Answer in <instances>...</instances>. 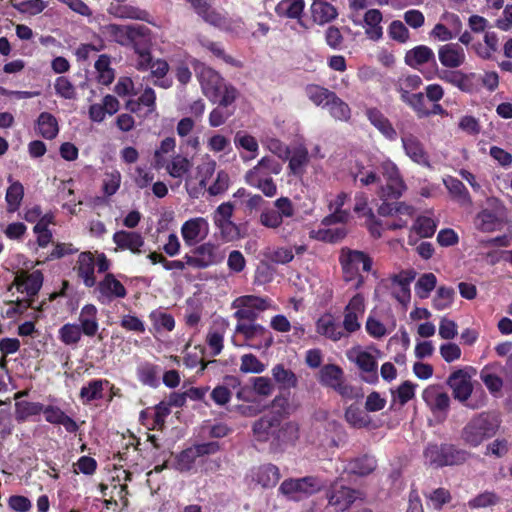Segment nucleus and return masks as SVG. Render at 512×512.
<instances>
[{"label": "nucleus", "mask_w": 512, "mask_h": 512, "mask_svg": "<svg viewBox=\"0 0 512 512\" xmlns=\"http://www.w3.org/2000/svg\"><path fill=\"white\" fill-rule=\"evenodd\" d=\"M154 35L152 30L143 24H134L125 48L137 56L135 68L140 72L151 67Z\"/></svg>", "instance_id": "1"}, {"label": "nucleus", "mask_w": 512, "mask_h": 512, "mask_svg": "<svg viewBox=\"0 0 512 512\" xmlns=\"http://www.w3.org/2000/svg\"><path fill=\"white\" fill-rule=\"evenodd\" d=\"M339 263L342 269L343 280L347 283L355 281L353 288L358 290L365 283V278L359 273V266L362 265V270L364 272H370L373 260L363 251L352 250L348 247H344L341 249L339 255Z\"/></svg>", "instance_id": "2"}, {"label": "nucleus", "mask_w": 512, "mask_h": 512, "mask_svg": "<svg viewBox=\"0 0 512 512\" xmlns=\"http://www.w3.org/2000/svg\"><path fill=\"white\" fill-rule=\"evenodd\" d=\"M499 428L497 417L482 412L472 417L461 431V439L470 447H478L485 440L495 436Z\"/></svg>", "instance_id": "3"}, {"label": "nucleus", "mask_w": 512, "mask_h": 512, "mask_svg": "<svg viewBox=\"0 0 512 512\" xmlns=\"http://www.w3.org/2000/svg\"><path fill=\"white\" fill-rule=\"evenodd\" d=\"M424 457L429 465L442 468L463 464L468 459L469 453L452 444H429L424 450Z\"/></svg>", "instance_id": "4"}, {"label": "nucleus", "mask_w": 512, "mask_h": 512, "mask_svg": "<svg viewBox=\"0 0 512 512\" xmlns=\"http://www.w3.org/2000/svg\"><path fill=\"white\" fill-rule=\"evenodd\" d=\"M226 257L225 249L221 245L211 241L196 245L192 254L186 253L183 259L189 267L194 269H206L211 266L219 265Z\"/></svg>", "instance_id": "5"}, {"label": "nucleus", "mask_w": 512, "mask_h": 512, "mask_svg": "<svg viewBox=\"0 0 512 512\" xmlns=\"http://www.w3.org/2000/svg\"><path fill=\"white\" fill-rule=\"evenodd\" d=\"M234 332L235 335L242 337L241 346H247L254 350H268L274 343L271 331L261 324H236Z\"/></svg>", "instance_id": "6"}, {"label": "nucleus", "mask_w": 512, "mask_h": 512, "mask_svg": "<svg viewBox=\"0 0 512 512\" xmlns=\"http://www.w3.org/2000/svg\"><path fill=\"white\" fill-rule=\"evenodd\" d=\"M275 209L267 208L260 214L259 222L266 228L277 229L283 224L284 218L295 214L292 201L288 197H280L274 202Z\"/></svg>", "instance_id": "7"}, {"label": "nucleus", "mask_w": 512, "mask_h": 512, "mask_svg": "<svg viewBox=\"0 0 512 512\" xmlns=\"http://www.w3.org/2000/svg\"><path fill=\"white\" fill-rule=\"evenodd\" d=\"M321 488V481L317 477L305 476L298 479L290 478L284 480L279 487V491L292 499H298L300 496L315 494Z\"/></svg>", "instance_id": "8"}, {"label": "nucleus", "mask_w": 512, "mask_h": 512, "mask_svg": "<svg viewBox=\"0 0 512 512\" xmlns=\"http://www.w3.org/2000/svg\"><path fill=\"white\" fill-rule=\"evenodd\" d=\"M381 172L386 180V185L381 187L380 197L386 199L400 198L406 190V185L398 167L391 161H385L381 164Z\"/></svg>", "instance_id": "9"}, {"label": "nucleus", "mask_w": 512, "mask_h": 512, "mask_svg": "<svg viewBox=\"0 0 512 512\" xmlns=\"http://www.w3.org/2000/svg\"><path fill=\"white\" fill-rule=\"evenodd\" d=\"M282 420L277 413H265L252 425L253 436L258 442H269L273 447L277 429Z\"/></svg>", "instance_id": "10"}, {"label": "nucleus", "mask_w": 512, "mask_h": 512, "mask_svg": "<svg viewBox=\"0 0 512 512\" xmlns=\"http://www.w3.org/2000/svg\"><path fill=\"white\" fill-rule=\"evenodd\" d=\"M95 292L98 293L97 299L102 304H108L116 298H125L127 295L125 286L112 273L105 274L98 282Z\"/></svg>", "instance_id": "11"}, {"label": "nucleus", "mask_w": 512, "mask_h": 512, "mask_svg": "<svg viewBox=\"0 0 512 512\" xmlns=\"http://www.w3.org/2000/svg\"><path fill=\"white\" fill-rule=\"evenodd\" d=\"M446 384L451 388L454 399L461 403L466 402L473 392L471 376L464 369L453 371L447 378Z\"/></svg>", "instance_id": "12"}, {"label": "nucleus", "mask_w": 512, "mask_h": 512, "mask_svg": "<svg viewBox=\"0 0 512 512\" xmlns=\"http://www.w3.org/2000/svg\"><path fill=\"white\" fill-rule=\"evenodd\" d=\"M209 234V224L205 218L196 217L185 221L181 227V235L187 246H196Z\"/></svg>", "instance_id": "13"}, {"label": "nucleus", "mask_w": 512, "mask_h": 512, "mask_svg": "<svg viewBox=\"0 0 512 512\" xmlns=\"http://www.w3.org/2000/svg\"><path fill=\"white\" fill-rule=\"evenodd\" d=\"M357 495V490L334 483L327 492L328 504L335 512H344L354 503Z\"/></svg>", "instance_id": "14"}, {"label": "nucleus", "mask_w": 512, "mask_h": 512, "mask_svg": "<svg viewBox=\"0 0 512 512\" xmlns=\"http://www.w3.org/2000/svg\"><path fill=\"white\" fill-rule=\"evenodd\" d=\"M77 276L83 280L86 287L91 288L96 285L95 277V258L92 252L85 251L78 255L74 266Z\"/></svg>", "instance_id": "15"}, {"label": "nucleus", "mask_w": 512, "mask_h": 512, "mask_svg": "<svg viewBox=\"0 0 512 512\" xmlns=\"http://www.w3.org/2000/svg\"><path fill=\"white\" fill-rule=\"evenodd\" d=\"M440 63L449 69H456L465 63L464 49L457 43L442 45L438 50Z\"/></svg>", "instance_id": "16"}, {"label": "nucleus", "mask_w": 512, "mask_h": 512, "mask_svg": "<svg viewBox=\"0 0 512 512\" xmlns=\"http://www.w3.org/2000/svg\"><path fill=\"white\" fill-rule=\"evenodd\" d=\"M365 116L370 124L375 127L386 139H397V131L391 121L377 107H369L365 110Z\"/></svg>", "instance_id": "17"}, {"label": "nucleus", "mask_w": 512, "mask_h": 512, "mask_svg": "<svg viewBox=\"0 0 512 512\" xmlns=\"http://www.w3.org/2000/svg\"><path fill=\"white\" fill-rule=\"evenodd\" d=\"M113 242L120 250H129L133 254H140L145 241L143 236L134 231L120 230L113 234Z\"/></svg>", "instance_id": "18"}, {"label": "nucleus", "mask_w": 512, "mask_h": 512, "mask_svg": "<svg viewBox=\"0 0 512 512\" xmlns=\"http://www.w3.org/2000/svg\"><path fill=\"white\" fill-rule=\"evenodd\" d=\"M280 172L281 164L273 157L265 156L258 161L256 166L246 172L245 182L250 181L252 177L258 180L270 178Z\"/></svg>", "instance_id": "19"}, {"label": "nucleus", "mask_w": 512, "mask_h": 512, "mask_svg": "<svg viewBox=\"0 0 512 512\" xmlns=\"http://www.w3.org/2000/svg\"><path fill=\"white\" fill-rule=\"evenodd\" d=\"M78 320V328L81 330L82 335L92 338L97 334L99 329V322L98 310L95 305H84L81 308Z\"/></svg>", "instance_id": "20"}, {"label": "nucleus", "mask_w": 512, "mask_h": 512, "mask_svg": "<svg viewBox=\"0 0 512 512\" xmlns=\"http://www.w3.org/2000/svg\"><path fill=\"white\" fill-rule=\"evenodd\" d=\"M42 413L48 423L53 425H62L68 433H76L79 430L77 422L58 406H44Z\"/></svg>", "instance_id": "21"}, {"label": "nucleus", "mask_w": 512, "mask_h": 512, "mask_svg": "<svg viewBox=\"0 0 512 512\" xmlns=\"http://www.w3.org/2000/svg\"><path fill=\"white\" fill-rule=\"evenodd\" d=\"M252 481L263 488L274 487L280 480L279 468L271 463L260 465L251 470Z\"/></svg>", "instance_id": "22"}, {"label": "nucleus", "mask_w": 512, "mask_h": 512, "mask_svg": "<svg viewBox=\"0 0 512 512\" xmlns=\"http://www.w3.org/2000/svg\"><path fill=\"white\" fill-rule=\"evenodd\" d=\"M355 364L363 373V381L369 384H376L378 382V363L371 353L360 351L355 358Z\"/></svg>", "instance_id": "23"}, {"label": "nucleus", "mask_w": 512, "mask_h": 512, "mask_svg": "<svg viewBox=\"0 0 512 512\" xmlns=\"http://www.w3.org/2000/svg\"><path fill=\"white\" fill-rule=\"evenodd\" d=\"M403 148L406 155L415 163L429 167V156L425 151L421 141L414 135H408L402 138Z\"/></svg>", "instance_id": "24"}, {"label": "nucleus", "mask_w": 512, "mask_h": 512, "mask_svg": "<svg viewBox=\"0 0 512 512\" xmlns=\"http://www.w3.org/2000/svg\"><path fill=\"white\" fill-rule=\"evenodd\" d=\"M108 11L115 18L139 20L151 23L150 13L133 5L118 3L117 5H111Z\"/></svg>", "instance_id": "25"}, {"label": "nucleus", "mask_w": 512, "mask_h": 512, "mask_svg": "<svg viewBox=\"0 0 512 512\" xmlns=\"http://www.w3.org/2000/svg\"><path fill=\"white\" fill-rule=\"evenodd\" d=\"M199 80L202 91L208 99H211L215 93L219 92L221 85L225 82L221 74L210 67H204L201 70Z\"/></svg>", "instance_id": "26"}, {"label": "nucleus", "mask_w": 512, "mask_h": 512, "mask_svg": "<svg viewBox=\"0 0 512 512\" xmlns=\"http://www.w3.org/2000/svg\"><path fill=\"white\" fill-rule=\"evenodd\" d=\"M315 326H316V332L319 335L324 336L334 342H337L346 336L344 331L336 323L333 315L330 313H326V314L322 315L316 321Z\"/></svg>", "instance_id": "27"}, {"label": "nucleus", "mask_w": 512, "mask_h": 512, "mask_svg": "<svg viewBox=\"0 0 512 512\" xmlns=\"http://www.w3.org/2000/svg\"><path fill=\"white\" fill-rule=\"evenodd\" d=\"M299 439V426L296 422L280 423L272 449H282L286 445H293Z\"/></svg>", "instance_id": "28"}, {"label": "nucleus", "mask_w": 512, "mask_h": 512, "mask_svg": "<svg viewBox=\"0 0 512 512\" xmlns=\"http://www.w3.org/2000/svg\"><path fill=\"white\" fill-rule=\"evenodd\" d=\"M404 61L409 67L414 69L429 62L436 65L435 54L433 50L426 45H418L408 50L405 54Z\"/></svg>", "instance_id": "29"}, {"label": "nucleus", "mask_w": 512, "mask_h": 512, "mask_svg": "<svg viewBox=\"0 0 512 512\" xmlns=\"http://www.w3.org/2000/svg\"><path fill=\"white\" fill-rule=\"evenodd\" d=\"M344 380V371L339 365L325 364L319 370L318 382L323 387L335 390Z\"/></svg>", "instance_id": "30"}, {"label": "nucleus", "mask_w": 512, "mask_h": 512, "mask_svg": "<svg viewBox=\"0 0 512 512\" xmlns=\"http://www.w3.org/2000/svg\"><path fill=\"white\" fill-rule=\"evenodd\" d=\"M382 12L379 9H369L365 12L363 22L366 26L365 35L372 41H379L383 37Z\"/></svg>", "instance_id": "31"}, {"label": "nucleus", "mask_w": 512, "mask_h": 512, "mask_svg": "<svg viewBox=\"0 0 512 512\" xmlns=\"http://www.w3.org/2000/svg\"><path fill=\"white\" fill-rule=\"evenodd\" d=\"M397 91L400 94L401 101L407 104L416 113L418 118L427 117L428 108L425 105L423 93H410L408 90L404 89L402 85L397 88Z\"/></svg>", "instance_id": "32"}, {"label": "nucleus", "mask_w": 512, "mask_h": 512, "mask_svg": "<svg viewBox=\"0 0 512 512\" xmlns=\"http://www.w3.org/2000/svg\"><path fill=\"white\" fill-rule=\"evenodd\" d=\"M37 133L44 139L53 140L59 133L56 117L49 112H42L36 120Z\"/></svg>", "instance_id": "33"}, {"label": "nucleus", "mask_w": 512, "mask_h": 512, "mask_svg": "<svg viewBox=\"0 0 512 512\" xmlns=\"http://www.w3.org/2000/svg\"><path fill=\"white\" fill-rule=\"evenodd\" d=\"M307 98L317 107L326 108L335 95L334 91L318 84H307L304 88Z\"/></svg>", "instance_id": "34"}, {"label": "nucleus", "mask_w": 512, "mask_h": 512, "mask_svg": "<svg viewBox=\"0 0 512 512\" xmlns=\"http://www.w3.org/2000/svg\"><path fill=\"white\" fill-rule=\"evenodd\" d=\"M451 197L462 206L472 205V198L466 186L459 179L449 176L444 180Z\"/></svg>", "instance_id": "35"}, {"label": "nucleus", "mask_w": 512, "mask_h": 512, "mask_svg": "<svg viewBox=\"0 0 512 512\" xmlns=\"http://www.w3.org/2000/svg\"><path fill=\"white\" fill-rule=\"evenodd\" d=\"M107 379H92L87 385L80 389L79 397L83 404H89L92 401L100 400L103 398L104 386L109 385Z\"/></svg>", "instance_id": "36"}, {"label": "nucleus", "mask_w": 512, "mask_h": 512, "mask_svg": "<svg viewBox=\"0 0 512 512\" xmlns=\"http://www.w3.org/2000/svg\"><path fill=\"white\" fill-rule=\"evenodd\" d=\"M9 187L6 190L5 201L8 213L18 211L24 197V186L19 181H13L12 176L8 177Z\"/></svg>", "instance_id": "37"}, {"label": "nucleus", "mask_w": 512, "mask_h": 512, "mask_svg": "<svg viewBox=\"0 0 512 512\" xmlns=\"http://www.w3.org/2000/svg\"><path fill=\"white\" fill-rule=\"evenodd\" d=\"M313 20L319 25H324L337 18L338 11L330 3L325 1H314L311 5Z\"/></svg>", "instance_id": "38"}, {"label": "nucleus", "mask_w": 512, "mask_h": 512, "mask_svg": "<svg viewBox=\"0 0 512 512\" xmlns=\"http://www.w3.org/2000/svg\"><path fill=\"white\" fill-rule=\"evenodd\" d=\"M423 399L434 413H447L450 407V397L446 392H436L434 389H426Z\"/></svg>", "instance_id": "39"}, {"label": "nucleus", "mask_w": 512, "mask_h": 512, "mask_svg": "<svg viewBox=\"0 0 512 512\" xmlns=\"http://www.w3.org/2000/svg\"><path fill=\"white\" fill-rule=\"evenodd\" d=\"M377 466L376 459L369 455H363L350 460L346 466V470L358 476H366L371 474Z\"/></svg>", "instance_id": "40"}, {"label": "nucleus", "mask_w": 512, "mask_h": 512, "mask_svg": "<svg viewBox=\"0 0 512 512\" xmlns=\"http://www.w3.org/2000/svg\"><path fill=\"white\" fill-rule=\"evenodd\" d=\"M159 371L158 365L151 362H143L138 365L136 374L138 380L143 384L150 387H157L159 385Z\"/></svg>", "instance_id": "41"}, {"label": "nucleus", "mask_w": 512, "mask_h": 512, "mask_svg": "<svg viewBox=\"0 0 512 512\" xmlns=\"http://www.w3.org/2000/svg\"><path fill=\"white\" fill-rule=\"evenodd\" d=\"M344 418L351 427L356 429L368 427L371 422L368 414L357 404H351L345 409Z\"/></svg>", "instance_id": "42"}, {"label": "nucleus", "mask_w": 512, "mask_h": 512, "mask_svg": "<svg viewBox=\"0 0 512 512\" xmlns=\"http://www.w3.org/2000/svg\"><path fill=\"white\" fill-rule=\"evenodd\" d=\"M449 18L455 27V32L449 30L444 24L437 23L430 32V37L438 39L439 41L446 42L455 38L460 32L462 23L457 14H450Z\"/></svg>", "instance_id": "43"}, {"label": "nucleus", "mask_w": 512, "mask_h": 512, "mask_svg": "<svg viewBox=\"0 0 512 512\" xmlns=\"http://www.w3.org/2000/svg\"><path fill=\"white\" fill-rule=\"evenodd\" d=\"M44 410V405L40 402L16 401L15 419L17 422H25L28 418L40 415Z\"/></svg>", "instance_id": "44"}, {"label": "nucleus", "mask_w": 512, "mask_h": 512, "mask_svg": "<svg viewBox=\"0 0 512 512\" xmlns=\"http://www.w3.org/2000/svg\"><path fill=\"white\" fill-rule=\"evenodd\" d=\"M305 7L304 0H281L275 12L280 17H287L291 19H300Z\"/></svg>", "instance_id": "45"}, {"label": "nucleus", "mask_w": 512, "mask_h": 512, "mask_svg": "<svg viewBox=\"0 0 512 512\" xmlns=\"http://www.w3.org/2000/svg\"><path fill=\"white\" fill-rule=\"evenodd\" d=\"M273 379L280 385L283 389H291L295 388L298 385V378L295 373L285 368L283 364L275 365L271 370Z\"/></svg>", "instance_id": "46"}, {"label": "nucleus", "mask_w": 512, "mask_h": 512, "mask_svg": "<svg viewBox=\"0 0 512 512\" xmlns=\"http://www.w3.org/2000/svg\"><path fill=\"white\" fill-rule=\"evenodd\" d=\"M326 109L336 121L348 122L351 119V108L336 93Z\"/></svg>", "instance_id": "47"}, {"label": "nucleus", "mask_w": 512, "mask_h": 512, "mask_svg": "<svg viewBox=\"0 0 512 512\" xmlns=\"http://www.w3.org/2000/svg\"><path fill=\"white\" fill-rule=\"evenodd\" d=\"M134 24L122 25L110 23L104 26V33L114 42L125 47Z\"/></svg>", "instance_id": "48"}, {"label": "nucleus", "mask_w": 512, "mask_h": 512, "mask_svg": "<svg viewBox=\"0 0 512 512\" xmlns=\"http://www.w3.org/2000/svg\"><path fill=\"white\" fill-rule=\"evenodd\" d=\"M239 96L238 89L231 83L224 82L219 89V92L215 93L210 101L218 103L220 107H228L232 105Z\"/></svg>", "instance_id": "49"}, {"label": "nucleus", "mask_w": 512, "mask_h": 512, "mask_svg": "<svg viewBox=\"0 0 512 512\" xmlns=\"http://www.w3.org/2000/svg\"><path fill=\"white\" fill-rule=\"evenodd\" d=\"M416 272L413 269L403 270L399 274L391 277L393 283L398 284L401 288L402 296H397L399 302L404 303L410 299V283L415 279Z\"/></svg>", "instance_id": "50"}, {"label": "nucleus", "mask_w": 512, "mask_h": 512, "mask_svg": "<svg viewBox=\"0 0 512 512\" xmlns=\"http://www.w3.org/2000/svg\"><path fill=\"white\" fill-rule=\"evenodd\" d=\"M476 225L482 232H492L500 225V218L495 211L483 209L476 216Z\"/></svg>", "instance_id": "51"}, {"label": "nucleus", "mask_w": 512, "mask_h": 512, "mask_svg": "<svg viewBox=\"0 0 512 512\" xmlns=\"http://www.w3.org/2000/svg\"><path fill=\"white\" fill-rule=\"evenodd\" d=\"M195 12L207 23L220 26L224 22V17L216 9L212 8L211 5L203 0L193 7Z\"/></svg>", "instance_id": "52"}, {"label": "nucleus", "mask_w": 512, "mask_h": 512, "mask_svg": "<svg viewBox=\"0 0 512 512\" xmlns=\"http://www.w3.org/2000/svg\"><path fill=\"white\" fill-rule=\"evenodd\" d=\"M501 497L494 491L485 490L471 498L467 505L470 509L493 507L499 504Z\"/></svg>", "instance_id": "53"}, {"label": "nucleus", "mask_w": 512, "mask_h": 512, "mask_svg": "<svg viewBox=\"0 0 512 512\" xmlns=\"http://www.w3.org/2000/svg\"><path fill=\"white\" fill-rule=\"evenodd\" d=\"M308 162L309 155L307 149L304 147L295 149L288 163L290 173L296 176H302L305 171L304 168Z\"/></svg>", "instance_id": "54"}, {"label": "nucleus", "mask_w": 512, "mask_h": 512, "mask_svg": "<svg viewBox=\"0 0 512 512\" xmlns=\"http://www.w3.org/2000/svg\"><path fill=\"white\" fill-rule=\"evenodd\" d=\"M200 44L202 47H204L205 49L210 51L214 56L222 59L225 63H227L233 67H236V68L243 67V62L226 54L224 48L222 47V45L219 42H214V41H210V40H201Z\"/></svg>", "instance_id": "55"}, {"label": "nucleus", "mask_w": 512, "mask_h": 512, "mask_svg": "<svg viewBox=\"0 0 512 512\" xmlns=\"http://www.w3.org/2000/svg\"><path fill=\"white\" fill-rule=\"evenodd\" d=\"M82 337L76 323H66L58 330V339L66 346H76Z\"/></svg>", "instance_id": "56"}, {"label": "nucleus", "mask_w": 512, "mask_h": 512, "mask_svg": "<svg viewBox=\"0 0 512 512\" xmlns=\"http://www.w3.org/2000/svg\"><path fill=\"white\" fill-rule=\"evenodd\" d=\"M192 168L191 161L182 155H176L166 166L169 175L173 178H182L190 172Z\"/></svg>", "instance_id": "57"}, {"label": "nucleus", "mask_w": 512, "mask_h": 512, "mask_svg": "<svg viewBox=\"0 0 512 512\" xmlns=\"http://www.w3.org/2000/svg\"><path fill=\"white\" fill-rule=\"evenodd\" d=\"M436 284L437 278L433 273H424L415 284V292L420 299H425L435 289Z\"/></svg>", "instance_id": "58"}, {"label": "nucleus", "mask_w": 512, "mask_h": 512, "mask_svg": "<svg viewBox=\"0 0 512 512\" xmlns=\"http://www.w3.org/2000/svg\"><path fill=\"white\" fill-rule=\"evenodd\" d=\"M455 291L452 287L440 286L433 298L434 309L441 311L447 309L453 303Z\"/></svg>", "instance_id": "59"}, {"label": "nucleus", "mask_w": 512, "mask_h": 512, "mask_svg": "<svg viewBox=\"0 0 512 512\" xmlns=\"http://www.w3.org/2000/svg\"><path fill=\"white\" fill-rule=\"evenodd\" d=\"M437 224L436 222L426 216H419L415 220L413 224V230L421 237V238H429L432 237L436 231Z\"/></svg>", "instance_id": "60"}, {"label": "nucleus", "mask_w": 512, "mask_h": 512, "mask_svg": "<svg viewBox=\"0 0 512 512\" xmlns=\"http://www.w3.org/2000/svg\"><path fill=\"white\" fill-rule=\"evenodd\" d=\"M197 458L193 446L186 448L176 456L175 467L180 472H187L192 469Z\"/></svg>", "instance_id": "61"}, {"label": "nucleus", "mask_w": 512, "mask_h": 512, "mask_svg": "<svg viewBox=\"0 0 512 512\" xmlns=\"http://www.w3.org/2000/svg\"><path fill=\"white\" fill-rule=\"evenodd\" d=\"M457 88L465 93L474 94L480 91V80L479 75L470 72V73H464L462 72V75L459 80V84Z\"/></svg>", "instance_id": "62"}, {"label": "nucleus", "mask_w": 512, "mask_h": 512, "mask_svg": "<svg viewBox=\"0 0 512 512\" xmlns=\"http://www.w3.org/2000/svg\"><path fill=\"white\" fill-rule=\"evenodd\" d=\"M42 285L43 274L39 270L30 273L23 282L24 291L31 297L38 294Z\"/></svg>", "instance_id": "63"}, {"label": "nucleus", "mask_w": 512, "mask_h": 512, "mask_svg": "<svg viewBox=\"0 0 512 512\" xmlns=\"http://www.w3.org/2000/svg\"><path fill=\"white\" fill-rule=\"evenodd\" d=\"M264 370L265 365L254 354H244L241 357V372L258 374L262 373Z\"/></svg>", "instance_id": "64"}]
</instances>
